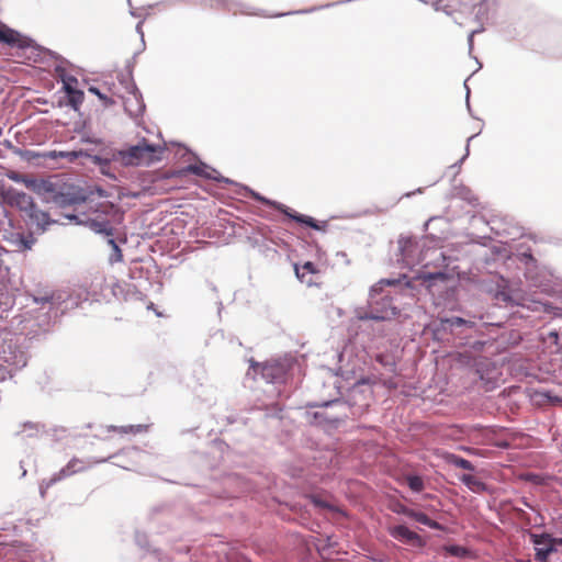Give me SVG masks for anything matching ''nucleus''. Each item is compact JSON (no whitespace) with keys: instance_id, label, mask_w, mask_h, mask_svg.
Listing matches in <instances>:
<instances>
[{"instance_id":"1","label":"nucleus","mask_w":562,"mask_h":562,"mask_svg":"<svg viewBox=\"0 0 562 562\" xmlns=\"http://www.w3.org/2000/svg\"><path fill=\"white\" fill-rule=\"evenodd\" d=\"M400 281L396 279H381L373 284L369 292L368 308L357 311L359 321L385 322L392 319L398 314L397 307L393 303L390 292H385L386 285H395Z\"/></svg>"},{"instance_id":"8","label":"nucleus","mask_w":562,"mask_h":562,"mask_svg":"<svg viewBox=\"0 0 562 562\" xmlns=\"http://www.w3.org/2000/svg\"><path fill=\"white\" fill-rule=\"evenodd\" d=\"M434 260H441L442 265L439 266L436 270L429 271L428 263L424 265V270L417 273L416 280L420 281V284L425 286L429 292H434V288L439 283H446L449 280V273L446 271L448 267L447 258L443 252L434 249L430 251Z\"/></svg>"},{"instance_id":"22","label":"nucleus","mask_w":562,"mask_h":562,"mask_svg":"<svg viewBox=\"0 0 562 562\" xmlns=\"http://www.w3.org/2000/svg\"><path fill=\"white\" fill-rule=\"evenodd\" d=\"M0 44H5L11 47H25L26 45L21 41V35L18 31L9 27L5 24H0Z\"/></svg>"},{"instance_id":"64","label":"nucleus","mask_w":562,"mask_h":562,"mask_svg":"<svg viewBox=\"0 0 562 562\" xmlns=\"http://www.w3.org/2000/svg\"><path fill=\"white\" fill-rule=\"evenodd\" d=\"M525 506L532 508L527 502H524Z\"/></svg>"},{"instance_id":"56","label":"nucleus","mask_w":562,"mask_h":562,"mask_svg":"<svg viewBox=\"0 0 562 562\" xmlns=\"http://www.w3.org/2000/svg\"><path fill=\"white\" fill-rule=\"evenodd\" d=\"M315 9H308V10H301V11H296L295 13H308V12H313Z\"/></svg>"},{"instance_id":"31","label":"nucleus","mask_w":562,"mask_h":562,"mask_svg":"<svg viewBox=\"0 0 562 562\" xmlns=\"http://www.w3.org/2000/svg\"><path fill=\"white\" fill-rule=\"evenodd\" d=\"M33 232H31L29 235H18L15 239V245L21 250H30L32 249L33 245L35 244V238L33 236Z\"/></svg>"},{"instance_id":"24","label":"nucleus","mask_w":562,"mask_h":562,"mask_svg":"<svg viewBox=\"0 0 562 562\" xmlns=\"http://www.w3.org/2000/svg\"><path fill=\"white\" fill-rule=\"evenodd\" d=\"M451 195L467 201L469 204L474 205L477 201L472 190L464 184H456L451 189Z\"/></svg>"},{"instance_id":"34","label":"nucleus","mask_w":562,"mask_h":562,"mask_svg":"<svg viewBox=\"0 0 562 562\" xmlns=\"http://www.w3.org/2000/svg\"><path fill=\"white\" fill-rule=\"evenodd\" d=\"M477 134H474L472 136H470L467 140V146H465V153L464 155L460 158L459 161H457L456 164L451 165L449 167V170H451L453 172V177H456L459 172H460V169H461V165L463 164V161L468 158L469 154H470V142L476 136Z\"/></svg>"},{"instance_id":"49","label":"nucleus","mask_w":562,"mask_h":562,"mask_svg":"<svg viewBox=\"0 0 562 562\" xmlns=\"http://www.w3.org/2000/svg\"><path fill=\"white\" fill-rule=\"evenodd\" d=\"M99 99L103 102L104 106H110L115 103L113 99L106 97L104 93H103V98H99Z\"/></svg>"},{"instance_id":"36","label":"nucleus","mask_w":562,"mask_h":562,"mask_svg":"<svg viewBox=\"0 0 562 562\" xmlns=\"http://www.w3.org/2000/svg\"><path fill=\"white\" fill-rule=\"evenodd\" d=\"M108 244L112 248V254L110 255V261L113 262H120L122 261V251L119 245L116 244L115 239L113 237L108 238Z\"/></svg>"},{"instance_id":"6","label":"nucleus","mask_w":562,"mask_h":562,"mask_svg":"<svg viewBox=\"0 0 562 562\" xmlns=\"http://www.w3.org/2000/svg\"><path fill=\"white\" fill-rule=\"evenodd\" d=\"M27 364V353L20 346L18 339H3L0 344V372L2 379L5 374L12 376Z\"/></svg>"},{"instance_id":"15","label":"nucleus","mask_w":562,"mask_h":562,"mask_svg":"<svg viewBox=\"0 0 562 562\" xmlns=\"http://www.w3.org/2000/svg\"><path fill=\"white\" fill-rule=\"evenodd\" d=\"M390 536L405 544H412L415 547L425 546L423 538L415 531L408 529L405 525H397L389 528Z\"/></svg>"},{"instance_id":"54","label":"nucleus","mask_w":562,"mask_h":562,"mask_svg":"<svg viewBox=\"0 0 562 562\" xmlns=\"http://www.w3.org/2000/svg\"><path fill=\"white\" fill-rule=\"evenodd\" d=\"M464 87L467 89V105H468V109H470V103H469V97H470V89L467 85V81L464 82Z\"/></svg>"},{"instance_id":"3","label":"nucleus","mask_w":562,"mask_h":562,"mask_svg":"<svg viewBox=\"0 0 562 562\" xmlns=\"http://www.w3.org/2000/svg\"><path fill=\"white\" fill-rule=\"evenodd\" d=\"M32 190L42 199L44 203L53 204L57 207L65 209L85 203V196L78 192L67 189L64 184L53 182L52 180L42 179L31 182Z\"/></svg>"},{"instance_id":"16","label":"nucleus","mask_w":562,"mask_h":562,"mask_svg":"<svg viewBox=\"0 0 562 562\" xmlns=\"http://www.w3.org/2000/svg\"><path fill=\"white\" fill-rule=\"evenodd\" d=\"M352 349L345 347L344 350L338 353L339 366L337 368V374L342 378H349L350 374H356L358 370H361V363L359 360L351 359Z\"/></svg>"},{"instance_id":"14","label":"nucleus","mask_w":562,"mask_h":562,"mask_svg":"<svg viewBox=\"0 0 562 562\" xmlns=\"http://www.w3.org/2000/svg\"><path fill=\"white\" fill-rule=\"evenodd\" d=\"M122 100L124 110L131 117L137 119L143 115L145 103L135 83H131L130 87H127V95L122 97Z\"/></svg>"},{"instance_id":"27","label":"nucleus","mask_w":562,"mask_h":562,"mask_svg":"<svg viewBox=\"0 0 562 562\" xmlns=\"http://www.w3.org/2000/svg\"><path fill=\"white\" fill-rule=\"evenodd\" d=\"M459 480L472 492H484L486 490L485 483L471 474H462Z\"/></svg>"},{"instance_id":"48","label":"nucleus","mask_w":562,"mask_h":562,"mask_svg":"<svg viewBox=\"0 0 562 562\" xmlns=\"http://www.w3.org/2000/svg\"><path fill=\"white\" fill-rule=\"evenodd\" d=\"M99 99L103 102L104 106H110L115 103L113 99L106 97L104 93H103V98H99Z\"/></svg>"},{"instance_id":"44","label":"nucleus","mask_w":562,"mask_h":562,"mask_svg":"<svg viewBox=\"0 0 562 562\" xmlns=\"http://www.w3.org/2000/svg\"><path fill=\"white\" fill-rule=\"evenodd\" d=\"M475 34H476V31H471L470 34L468 35L469 54H471L472 50H473L474 35Z\"/></svg>"},{"instance_id":"33","label":"nucleus","mask_w":562,"mask_h":562,"mask_svg":"<svg viewBox=\"0 0 562 562\" xmlns=\"http://www.w3.org/2000/svg\"><path fill=\"white\" fill-rule=\"evenodd\" d=\"M67 99H68V104L74 109V110H78L79 106L82 104L83 102V99H85V94H83V91L77 89L70 93L67 94Z\"/></svg>"},{"instance_id":"43","label":"nucleus","mask_w":562,"mask_h":562,"mask_svg":"<svg viewBox=\"0 0 562 562\" xmlns=\"http://www.w3.org/2000/svg\"><path fill=\"white\" fill-rule=\"evenodd\" d=\"M58 151L59 150L45 151V153L42 154V157L46 158V159H57V158H59Z\"/></svg>"},{"instance_id":"7","label":"nucleus","mask_w":562,"mask_h":562,"mask_svg":"<svg viewBox=\"0 0 562 562\" xmlns=\"http://www.w3.org/2000/svg\"><path fill=\"white\" fill-rule=\"evenodd\" d=\"M243 190L248 195L252 196L255 200H257V201H259V202H261V203H263V204H266L268 206L277 209L278 211L282 212L289 218L295 221L296 223L305 224L306 226H308V227H311V228H313L315 231H325V228L327 226L326 222H323L322 224H319L313 217L304 215V214H300V213H296V212H293L291 209H289L284 204L279 203V202L273 201V200H270V199L261 195L260 193L249 189L248 187H243Z\"/></svg>"},{"instance_id":"25","label":"nucleus","mask_w":562,"mask_h":562,"mask_svg":"<svg viewBox=\"0 0 562 562\" xmlns=\"http://www.w3.org/2000/svg\"><path fill=\"white\" fill-rule=\"evenodd\" d=\"M148 428H149V426L144 425V424L127 425V426L110 425L106 427L108 431H115L121 435H127V434L137 435V434H142V432H146L148 430Z\"/></svg>"},{"instance_id":"28","label":"nucleus","mask_w":562,"mask_h":562,"mask_svg":"<svg viewBox=\"0 0 562 562\" xmlns=\"http://www.w3.org/2000/svg\"><path fill=\"white\" fill-rule=\"evenodd\" d=\"M58 72V76L63 82V89L65 90L66 94L77 90L78 80L75 76L66 74L64 69H56Z\"/></svg>"},{"instance_id":"26","label":"nucleus","mask_w":562,"mask_h":562,"mask_svg":"<svg viewBox=\"0 0 562 562\" xmlns=\"http://www.w3.org/2000/svg\"><path fill=\"white\" fill-rule=\"evenodd\" d=\"M41 431H45L43 425L33 422H25L21 425V430L16 431L15 435L23 436V438H31L37 436Z\"/></svg>"},{"instance_id":"29","label":"nucleus","mask_w":562,"mask_h":562,"mask_svg":"<svg viewBox=\"0 0 562 562\" xmlns=\"http://www.w3.org/2000/svg\"><path fill=\"white\" fill-rule=\"evenodd\" d=\"M447 461L449 464L460 468V469H463V470H468L471 472H473L475 470V467L472 464L471 461H469L458 454H449L447 457Z\"/></svg>"},{"instance_id":"11","label":"nucleus","mask_w":562,"mask_h":562,"mask_svg":"<svg viewBox=\"0 0 562 562\" xmlns=\"http://www.w3.org/2000/svg\"><path fill=\"white\" fill-rule=\"evenodd\" d=\"M488 292L498 304L506 306H522V295L519 290L513 289L510 282L503 277H498L495 286L488 289Z\"/></svg>"},{"instance_id":"13","label":"nucleus","mask_w":562,"mask_h":562,"mask_svg":"<svg viewBox=\"0 0 562 562\" xmlns=\"http://www.w3.org/2000/svg\"><path fill=\"white\" fill-rule=\"evenodd\" d=\"M0 200L5 204L18 207L23 213L34 203L32 196L25 192L4 186L0 188Z\"/></svg>"},{"instance_id":"46","label":"nucleus","mask_w":562,"mask_h":562,"mask_svg":"<svg viewBox=\"0 0 562 562\" xmlns=\"http://www.w3.org/2000/svg\"><path fill=\"white\" fill-rule=\"evenodd\" d=\"M312 502L317 507H321V508H327L328 507V504L325 501H322L321 498H318L316 496H313Z\"/></svg>"},{"instance_id":"53","label":"nucleus","mask_w":562,"mask_h":562,"mask_svg":"<svg viewBox=\"0 0 562 562\" xmlns=\"http://www.w3.org/2000/svg\"><path fill=\"white\" fill-rule=\"evenodd\" d=\"M8 250L2 246V244L0 243V263L2 262V256L4 254H7Z\"/></svg>"},{"instance_id":"39","label":"nucleus","mask_w":562,"mask_h":562,"mask_svg":"<svg viewBox=\"0 0 562 562\" xmlns=\"http://www.w3.org/2000/svg\"><path fill=\"white\" fill-rule=\"evenodd\" d=\"M56 483V480H54V477L52 476L50 479L48 480H43L42 483L40 484V493H41V496L44 497L45 494H46V491L53 486L54 484Z\"/></svg>"},{"instance_id":"20","label":"nucleus","mask_w":562,"mask_h":562,"mask_svg":"<svg viewBox=\"0 0 562 562\" xmlns=\"http://www.w3.org/2000/svg\"><path fill=\"white\" fill-rule=\"evenodd\" d=\"M206 5L211 8L224 9L233 14L244 13V14H252L249 11V7L237 1V0H203Z\"/></svg>"},{"instance_id":"50","label":"nucleus","mask_w":562,"mask_h":562,"mask_svg":"<svg viewBox=\"0 0 562 562\" xmlns=\"http://www.w3.org/2000/svg\"><path fill=\"white\" fill-rule=\"evenodd\" d=\"M88 90H89V92L93 93L98 98H103V93L100 91L99 88L91 86V87H89Z\"/></svg>"},{"instance_id":"37","label":"nucleus","mask_w":562,"mask_h":562,"mask_svg":"<svg viewBox=\"0 0 562 562\" xmlns=\"http://www.w3.org/2000/svg\"><path fill=\"white\" fill-rule=\"evenodd\" d=\"M66 469L70 475L83 471L87 467L83 465V461L80 459H71L66 465Z\"/></svg>"},{"instance_id":"58","label":"nucleus","mask_w":562,"mask_h":562,"mask_svg":"<svg viewBox=\"0 0 562 562\" xmlns=\"http://www.w3.org/2000/svg\"><path fill=\"white\" fill-rule=\"evenodd\" d=\"M105 171H110V172H112V171H111V164H110V165H108V167H105Z\"/></svg>"},{"instance_id":"52","label":"nucleus","mask_w":562,"mask_h":562,"mask_svg":"<svg viewBox=\"0 0 562 562\" xmlns=\"http://www.w3.org/2000/svg\"><path fill=\"white\" fill-rule=\"evenodd\" d=\"M142 24H143V21L138 22L137 25H136V32L142 36V38L144 37V33H143V30H142Z\"/></svg>"},{"instance_id":"62","label":"nucleus","mask_w":562,"mask_h":562,"mask_svg":"<svg viewBox=\"0 0 562 562\" xmlns=\"http://www.w3.org/2000/svg\"><path fill=\"white\" fill-rule=\"evenodd\" d=\"M475 63L479 64V67L481 68L482 67V64H480V60L479 59H475Z\"/></svg>"},{"instance_id":"55","label":"nucleus","mask_w":562,"mask_h":562,"mask_svg":"<svg viewBox=\"0 0 562 562\" xmlns=\"http://www.w3.org/2000/svg\"><path fill=\"white\" fill-rule=\"evenodd\" d=\"M549 336H550V337H552V338H554V340H557V339H558V337H559V335H558V333H557V331H550Z\"/></svg>"},{"instance_id":"18","label":"nucleus","mask_w":562,"mask_h":562,"mask_svg":"<svg viewBox=\"0 0 562 562\" xmlns=\"http://www.w3.org/2000/svg\"><path fill=\"white\" fill-rule=\"evenodd\" d=\"M397 244L401 254V258L397 259L398 261H402L407 267L422 262V260L416 259L414 256L416 243L413 238L401 236Z\"/></svg>"},{"instance_id":"32","label":"nucleus","mask_w":562,"mask_h":562,"mask_svg":"<svg viewBox=\"0 0 562 562\" xmlns=\"http://www.w3.org/2000/svg\"><path fill=\"white\" fill-rule=\"evenodd\" d=\"M294 270H295L296 277L302 282L304 281L305 274H313L317 271L315 265L311 261H306L302 267L295 265Z\"/></svg>"},{"instance_id":"57","label":"nucleus","mask_w":562,"mask_h":562,"mask_svg":"<svg viewBox=\"0 0 562 562\" xmlns=\"http://www.w3.org/2000/svg\"><path fill=\"white\" fill-rule=\"evenodd\" d=\"M483 345H484V344H483L482 341H476V342L474 344V347H476V346L482 347Z\"/></svg>"},{"instance_id":"30","label":"nucleus","mask_w":562,"mask_h":562,"mask_svg":"<svg viewBox=\"0 0 562 562\" xmlns=\"http://www.w3.org/2000/svg\"><path fill=\"white\" fill-rule=\"evenodd\" d=\"M405 481L414 493H420L425 487L424 480L417 474L406 475Z\"/></svg>"},{"instance_id":"47","label":"nucleus","mask_w":562,"mask_h":562,"mask_svg":"<svg viewBox=\"0 0 562 562\" xmlns=\"http://www.w3.org/2000/svg\"><path fill=\"white\" fill-rule=\"evenodd\" d=\"M81 142H82V143H89V144H100V143H101V139H99V138H92V137H90V136H82Z\"/></svg>"},{"instance_id":"4","label":"nucleus","mask_w":562,"mask_h":562,"mask_svg":"<svg viewBox=\"0 0 562 562\" xmlns=\"http://www.w3.org/2000/svg\"><path fill=\"white\" fill-rule=\"evenodd\" d=\"M162 153L161 146L149 144L143 138L138 144L128 146L126 149H116V158L124 167L150 166L161 160Z\"/></svg>"},{"instance_id":"19","label":"nucleus","mask_w":562,"mask_h":562,"mask_svg":"<svg viewBox=\"0 0 562 562\" xmlns=\"http://www.w3.org/2000/svg\"><path fill=\"white\" fill-rule=\"evenodd\" d=\"M187 170L190 173H193V175L199 176V177H203L205 179H212V180H215L217 182H225V183H231V184L234 183V181H232L228 178H225V177L221 176L217 172L216 169L207 166L204 162L189 165L187 167Z\"/></svg>"},{"instance_id":"9","label":"nucleus","mask_w":562,"mask_h":562,"mask_svg":"<svg viewBox=\"0 0 562 562\" xmlns=\"http://www.w3.org/2000/svg\"><path fill=\"white\" fill-rule=\"evenodd\" d=\"M258 373H260L261 379L267 383L279 384L284 381L286 369L285 366L280 362L259 363L250 360L247 375H252V378L256 379Z\"/></svg>"},{"instance_id":"2","label":"nucleus","mask_w":562,"mask_h":562,"mask_svg":"<svg viewBox=\"0 0 562 562\" xmlns=\"http://www.w3.org/2000/svg\"><path fill=\"white\" fill-rule=\"evenodd\" d=\"M112 205L108 202L93 203L92 201L78 205L75 213L65 214L64 217L78 225L88 226L97 234L111 238L113 236V226L106 218Z\"/></svg>"},{"instance_id":"45","label":"nucleus","mask_w":562,"mask_h":562,"mask_svg":"<svg viewBox=\"0 0 562 562\" xmlns=\"http://www.w3.org/2000/svg\"><path fill=\"white\" fill-rule=\"evenodd\" d=\"M50 300L52 297L49 296H40V297H34V302L37 303V304H41V305H45V304H50Z\"/></svg>"},{"instance_id":"42","label":"nucleus","mask_w":562,"mask_h":562,"mask_svg":"<svg viewBox=\"0 0 562 562\" xmlns=\"http://www.w3.org/2000/svg\"><path fill=\"white\" fill-rule=\"evenodd\" d=\"M70 476V473H68L66 467L61 468L58 472L53 474L54 480H56V483Z\"/></svg>"},{"instance_id":"63","label":"nucleus","mask_w":562,"mask_h":562,"mask_svg":"<svg viewBox=\"0 0 562 562\" xmlns=\"http://www.w3.org/2000/svg\"><path fill=\"white\" fill-rule=\"evenodd\" d=\"M376 359L382 362V356H378Z\"/></svg>"},{"instance_id":"21","label":"nucleus","mask_w":562,"mask_h":562,"mask_svg":"<svg viewBox=\"0 0 562 562\" xmlns=\"http://www.w3.org/2000/svg\"><path fill=\"white\" fill-rule=\"evenodd\" d=\"M86 157L89 158L94 165L99 166L100 172L103 176L109 177L111 179H116V177L113 172L105 171V167H108V165H110L112 161H117L116 149H110L109 151H106V154L104 156L91 155L88 151V156H86Z\"/></svg>"},{"instance_id":"23","label":"nucleus","mask_w":562,"mask_h":562,"mask_svg":"<svg viewBox=\"0 0 562 562\" xmlns=\"http://www.w3.org/2000/svg\"><path fill=\"white\" fill-rule=\"evenodd\" d=\"M398 513L414 519L415 521L424 525V526H427L434 530H440L441 529V525L432 519H430L425 513H422V512H416V510H413L411 508H407L405 506H403Z\"/></svg>"},{"instance_id":"17","label":"nucleus","mask_w":562,"mask_h":562,"mask_svg":"<svg viewBox=\"0 0 562 562\" xmlns=\"http://www.w3.org/2000/svg\"><path fill=\"white\" fill-rule=\"evenodd\" d=\"M474 323L462 317L452 316L439 319L438 330L450 333L452 335H460L463 328L472 329Z\"/></svg>"},{"instance_id":"41","label":"nucleus","mask_w":562,"mask_h":562,"mask_svg":"<svg viewBox=\"0 0 562 562\" xmlns=\"http://www.w3.org/2000/svg\"><path fill=\"white\" fill-rule=\"evenodd\" d=\"M520 260L524 261L527 266H533L536 263V259L529 251L521 252Z\"/></svg>"},{"instance_id":"40","label":"nucleus","mask_w":562,"mask_h":562,"mask_svg":"<svg viewBox=\"0 0 562 562\" xmlns=\"http://www.w3.org/2000/svg\"><path fill=\"white\" fill-rule=\"evenodd\" d=\"M447 552L453 557H463L465 554V549L460 546H449L447 547Z\"/></svg>"},{"instance_id":"38","label":"nucleus","mask_w":562,"mask_h":562,"mask_svg":"<svg viewBox=\"0 0 562 562\" xmlns=\"http://www.w3.org/2000/svg\"><path fill=\"white\" fill-rule=\"evenodd\" d=\"M8 178L13 180V181H15V182L24 183L27 188H31V189H32L31 182H36V180L29 179L25 176H23V175H21L19 172H15V171L10 172L8 175Z\"/></svg>"},{"instance_id":"12","label":"nucleus","mask_w":562,"mask_h":562,"mask_svg":"<svg viewBox=\"0 0 562 562\" xmlns=\"http://www.w3.org/2000/svg\"><path fill=\"white\" fill-rule=\"evenodd\" d=\"M24 216L26 217V224L32 232L37 235L44 234L52 225L58 223V221L52 218L47 212L42 211L35 202L24 213Z\"/></svg>"},{"instance_id":"10","label":"nucleus","mask_w":562,"mask_h":562,"mask_svg":"<svg viewBox=\"0 0 562 562\" xmlns=\"http://www.w3.org/2000/svg\"><path fill=\"white\" fill-rule=\"evenodd\" d=\"M535 548V559L538 562H548L549 557L562 547V538H555L548 532L529 535Z\"/></svg>"},{"instance_id":"35","label":"nucleus","mask_w":562,"mask_h":562,"mask_svg":"<svg viewBox=\"0 0 562 562\" xmlns=\"http://www.w3.org/2000/svg\"><path fill=\"white\" fill-rule=\"evenodd\" d=\"M58 156H59V158H65L68 161L72 162L80 157L88 156V150H83V149L72 150V151L59 150Z\"/></svg>"},{"instance_id":"59","label":"nucleus","mask_w":562,"mask_h":562,"mask_svg":"<svg viewBox=\"0 0 562 562\" xmlns=\"http://www.w3.org/2000/svg\"><path fill=\"white\" fill-rule=\"evenodd\" d=\"M475 31H476V34H479V33H481L483 31V29L480 27V29H476Z\"/></svg>"},{"instance_id":"60","label":"nucleus","mask_w":562,"mask_h":562,"mask_svg":"<svg viewBox=\"0 0 562 562\" xmlns=\"http://www.w3.org/2000/svg\"><path fill=\"white\" fill-rule=\"evenodd\" d=\"M475 63L479 64V67L481 68L482 67V64H480V60L479 59H475Z\"/></svg>"},{"instance_id":"5","label":"nucleus","mask_w":562,"mask_h":562,"mask_svg":"<svg viewBox=\"0 0 562 562\" xmlns=\"http://www.w3.org/2000/svg\"><path fill=\"white\" fill-rule=\"evenodd\" d=\"M310 407H334L337 408V413L329 414L326 412H306V419L310 424L316 425V426H324L329 428H337L339 424L345 422L346 418H348V411L350 409V405L348 402L342 401L340 398L331 400V401H325L319 404L314 403L310 404Z\"/></svg>"},{"instance_id":"61","label":"nucleus","mask_w":562,"mask_h":562,"mask_svg":"<svg viewBox=\"0 0 562 562\" xmlns=\"http://www.w3.org/2000/svg\"><path fill=\"white\" fill-rule=\"evenodd\" d=\"M475 63L479 64V67L481 68L482 67V64H480V60L479 59H475Z\"/></svg>"},{"instance_id":"51","label":"nucleus","mask_w":562,"mask_h":562,"mask_svg":"<svg viewBox=\"0 0 562 562\" xmlns=\"http://www.w3.org/2000/svg\"><path fill=\"white\" fill-rule=\"evenodd\" d=\"M111 458H112V456H111V457H109V458H104V459H99V460L93 459V460H90V461H89V465L106 462V461H109Z\"/></svg>"}]
</instances>
